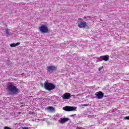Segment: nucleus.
Instances as JSON below:
<instances>
[{
	"instance_id": "obj_1",
	"label": "nucleus",
	"mask_w": 129,
	"mask_h": 129,
	"mask_svg": "<svg viewBox=\"0 0 129 129\" xmlns=\"http://www.w3.org/2000/svg\"><path fill=\"white\" fill-rule=\"evenodd\" d=\"M6 90L9 93H13V94H17L19 89L15 85V83L13 82H9L6 87Z\"/></svg>"
},
{
	"instance_id": "obj_2",
	"label": "nucleus",
	"mask_w": 129,
	"mask_h": 129,
	"mask_svg": "<svg viewBox=\"0 0 129 129\" xmlns=\"http://www.w3.org/2000/svg\"><path fill=\"white\" fill-rule=\"evenodd\" d=\"M43 85L44 88L46 90H48V91H51V90H53V89L56 88L55 85H53L52 83H47V82H45Z\"/></svg>"
},
{
	"instance_id": "obj_3",
	"label": "nucleus",
	"mask_w": 129,
	"mask_h": 129,
	"mask_svg": "<svg viewBox=\"0 0 129 129\" xmlns=\"http://www.w3.org/2000/svg\"><path fill=\"white\" fill-rule=\"evenodd\" d=\"M39 31L42 33H47L49 32V28L47 25H42L39 28Z\"/></svg>"
},
{
	"instance_id": "obj_4",
	"label": "nucleus",
	"mask_w": 129,
	"mask_h": 129,
	"mask_svg": "<svg viewBox=\"0 0 129 129\" xmlns=\"http://www.w3.org/2000/svg\"><path fill=\"white\" fill-rule=\"evenodd\" d=\"M62 109L65 111H75L77 109V107L66 106Z\"/></svg>"
},
{
	"instance_id": "obj_5",
	"label": "nucleus",
	"mask_w": 129,
	"mask_h": 129,
	"mask_svg": "<svg viewBox=\"0 0 129 129\" xmlns=\"http://www.w3.org/2000/svg\"><path fill=\"white\" fill-rule=\"evenodd\" d=\"M47 72H50V73H53L54 71L57 70V67L55 66H49L46 68Z\"/></svg>"
},
{
	"instance_id": "obj_6",
	"label": "nucleus",
	"mask_w": 129,
	"mask_h": 129,
	"mask_svg": "<svg viewBox=\"0 0 129 129\" xmlns=\"http://www.w3.org/2000/svg\"><path fill=\"white\" fill-rule=\"evenodd\" d=\"M95 95L98 99H102L104 97V94L101 91L95 93Z\"/></svg>"
},
{
	"instance_id": "obj_7",
	"label": "nucleus",
	"mask_w": 129,
	"mask_h": 129,
	"mask_svg": "<svg viewBox=\"0 0 129 129\" xmlns=\"http://www.w3.org/2000/svg\"><path fill=\"white\" fill-rule=\"evenodd\" d=\"M86 22L84 21H81L80 22H78V26L79 28H85L87 26Z\"/></svg>"
},
{
	"instance_id": "obj_8",
	"label": "nucleus",
	"mask_w": 129,
	"mask_h": 129,
	"mask_svg": "<svg viewBox=\"0 0 129 129\" xmlns=\"http://www.w3.org/2000/svg\"><path fill=\"white\" fill-rule=\"evenodd\" d=\"M62 98L63 99H69L71 97V95L69 93H67L63 94V96H61Z\"/></svg>"
},
{
	"instance_id": "obj_9",
	"label": "nucleus",
	"mask_w": 129,
	"mask_h": 129,
	"mask_svg": "<svg viewBox=\"0 0 129 129\" xmlns=\"http://www.w3.org/2000/svg\"><path fill=\"white\" fill-rule=\"evenodd\" d=\"M68 120H69V118H60L58 120V122H60V123H65V122H67Z\"/></svg>"
},
{
	"instance_id": "obj_10",
	"label": "nucleus",
	"mask_w": 129,
	"mask_h": 129,
	"mask_svg": "<svg viewBox=\"0 0 129 129\" xmlns=\"http://www.w3.org/2000/svg\"><path fill=\"white\" fill-rule=\"evenodd\" d=\"M101 58L103 61H108L109 60V55H104L101 56Z\"/></svg>"
},
{
	"instance_id": "obj_11",
	"label": "nucleus",
	"mask_w": 129,
	"mask_h": 129,
	"mask_svg": "<svg viewBox=\"0 0 129 129\" xmlns=\"http://www.w3.org/2000/svg\"><path fill=\"white\" fill-rule=\"evenodd\" d=\"M19 45H20V42H17L16 43H12L10 44V47H17V46H19Z\"/></svg>"
},
{
	"instance_id": "obj_12",
	"label": "nucleus",
	"mask_w": 129,
	"mask_h": 129,
	"mask_svg": "<svg viewBox=\"0 0 129 129\" xmlns=\"http://www.w3.org/2000/svg\"><path fill=\"white\" fill-rule=\"evenodd\" d=\"M47 109H49V110H53V111L55 110V108L52 106H48L47 107Z\"/></svg>"
},
{
	"instance_id": "obj_13",
	"label": "nucleus",
	"mask_w": 129,
	"mask_h": 129,
	"mask_svg": "<svg viewBox=\"0 0 129 129\" xmlns=\"http://www.w3.org/2000/svg\"><path fill=\"white\" fill-rule=\"evenodd\" d=\"M81 106L82 107H84V106H88V104H82V105H81Z\"/></svg>"
},
{
	"instance_id": "obj_14",
	"label": "nucleus",
	"mask_w": 129,
	"mask_h": 129,
	"mask_svg": "<svg viewBox=\"0 0 129 129\" xmlns=\"http://www.w3.org/2000/svg\"><path fill=\"white\" fill-rule=\"evenodd\" d=\"M6 33H7V35H9V29H6Z\"/></svg>"
},
{
	"instance_id": "obj_15",
	"label": "nucleus",
	"mask_w": 129,
	"mask_h": 129,
	"mask_svg": "<svg viewBox=\"0 0 129 129\" xmlns=\"http://www.w3.org/2000/svg\"><path fill=\"white\" fill-rule=\"evenodd\" d=\"M4 129H12L9 126H5L4 127Z\"/></svg>"
},
{
	"instance_id": "obj_16",
	"label": "nucleus",
	"mask_w": 129,
	"mask_h": 129,
	"mask_svg": "<svg viewBox=\"0 0 129 129\" xmlns=\"http://www.w3.org/2000/svg\"><path fill=\"white\" fill-rule=\"evenodd\" d=\"M102 68H103V67H102L101 68H99L98 69L99 71H101V70H102Z\"/></svg>"
},
{
	"instance_id": "obj_17",
	"label": "nucleus",
	"mask_w": 129,
	"mask_h": 129,
	"mask_svg": "<svg viewBox=\"0 0 129 129\" xmlns=\"http://www.w3.org/2000/svg\"><path fill=\"white\" fill-rule=\"evenodd\" d=\"M125 119L129 120V116L125 117Z\"/></svg>"
},
{
	"instance_id": "obj_18",
	"label": "nucleus",
	"mask_w": 129,
	"mask_h": 129,
	"mask_svg": "<svg viewBox=\"0 0 129 129\" xmlns=\"http://www.w3.org/2000/svg\"><path fill=\"white\" fill-rule=\"evenodd\" d=\"M22 129H29V128L28 127H24Z\"/></svg>"
},
{
	"instance_id": "obj_19",
	"label": "nucleus",
	"mask_w": 129,
	"mask_h": 129,
	"mask_svg": "<svg viewBox=\"0 0 129 129\" xmlns=\"http://www.w3.org/2000/svg\"><path fill=\"white\" fill-rule=\"evenodd\" d=\"M41 85L42 86H43V84H41Z\"/></svg>"
},
{
	"instance_id": "obj_20",
	"label": "nucleus",
	"mask_w": 129,
	"mask_h": 129,
	"mask_svg": "<svg viewBox=\"0 0 129 129\" xmlns=\"http://www.w3.org/2000/svg\"><path fill=\"white\" fill-rule=\"evenodd\" d=\"M18 113H19V114H21V112H19Z\"/></svg>"
}]
</instances>
